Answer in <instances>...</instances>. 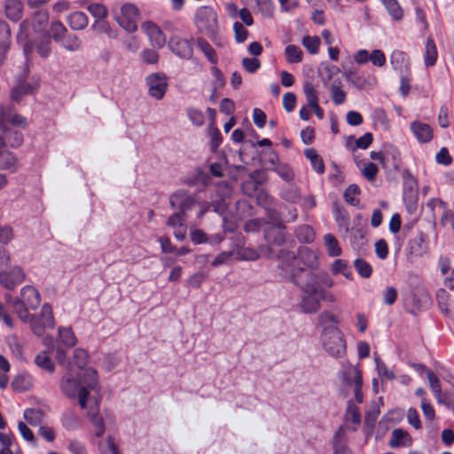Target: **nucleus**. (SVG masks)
Segmentation results:
<instances>
[{"instance_id": "nucleus-1", "label": "nucleus", "mask_w": 454, "mask_h": 454, "mask_svg": "<svg viewBox=\"0 0 454 454\" xmlns=\"http://www.w3.org/2000/svg\"><path fill=\"white\" fill-rule=\"evenodd\" d=\"M73 359L81 371L74 375L69 372L63 378L61 389L63 393L78 401L81 408L88 410V417L93 427L96 437L101 438L114 425V418L108 412L98 413V379L97 372L92 368L82 369L85 365L88 354L82 348L74 351Z\"/></svg>"}, {"instance_id": "nucleus-2", "label": "nucleus", "mask_w": 454, "mask_h": 454, "mask_svg": "<svg viewBox=\"0 0 454 454\" xmlns=\"http://www.w3.org/2000/svg\"><path fill=\"white\" fill-rule=\"evenodd\" d=\"M340 323V317L332 310H324L318 316L322 348L333 357H342L346 354L347 343Z\"/></svg>"}, {"instance_id": "nucleus-3", "label": "nucleus", "mask_w": 454, "mask_h": 454, "mask_svg": "<svg viewBox=\"0 0 454 454\" xmlns=\"http://www.w3.org/2000/svg\"><path fill=\"white\" fill-rule=\"evenodd\" d=\"M322 278L315 273L306 272L299 283L301 290L300 309L307 314L316 313L321 306V301L331 302L335 301L333 294H328L321 286Z\"/></svg>"}, {"instance_id": "nucleus-4", "label": "nucleus", "mask_w": 454, "mask_h": 454, "mask_svg": "<svg viewBox=\"0 0 454 454\" xmlns=\"http://www.w3.org/2000/svg\"><path fill=\"white\" fill-rule=\"evenodd\" d=\"M9 304L16 312L18 317L24 323L31 321L32 315L29 309H35L41 302L39 292L31 286L21 288L20 297L9 299Z\"/></svg>"}, {"instance_id": "nucleus-5", "label": "nucleus", "mask_w": 454, "mask_h": 454, "mask_svg": "<svg viewBox=\"0 0 454 454\" xmlns=\"http://www.w3.org/2000/svg\"><path fill=\"white\" fill-rule=\"evenodd\" d=\"M140 16L139 9L133 4H124L115 12L114 19L116 23L126 32L135 33L137 28V21Z\"/></svg>"}, {"instance_id": "nucleus-6", "label": "nucleus", "mask_w": 454, "mask_h": 454, "mask_svg": "<svg viewBox=\"0 0 454 454\" xmlns=\"http://www.w3.org/2000/svg\"><path fill=\"white\" fill-rule=\"evenodd\" d=\"M195 26L200 33L215 39L218 31L215 12L210 8L200 7L195 14Z\"/></svg>"}, {"instance_id": "nucleus-7", "label": "nucleus", "mask_w": 454, "mask_h": 454, "mask_svg": "<svg viewBox=\"0 0 454 454\" xmlns=\"http://www.w3.org/2000/svg\"><path fill=\"white\" fill-rule=\"evenodd\" d=\"M148 95L160 100L164 98L168 88V77L163 72H153L145 78Z\"/></svg>"}, {"instance_id": "nucleus-8", "label": "nucleus", "mask_w": 454, "mask_h": 454, "mask_svg": "<svg viewBox=\"0 0 454 454\" xmlns=\"http://www.w3.org/2000/svg\"><path fill=\"white\" fill-rule=\"evenodd\" d=\"M169 201L173 207L180 209L183 213L189 211L193 207H198V217L202 216L203 214L207 210V207L205 203L200 202L196 198L183 191L175 192L170 197Z\"/></svg>"}, {"instance_id": "nucleus-9", "label": "nucleus", "mask_w": 454, "mask_h": 454, "mask_svg": "<svg viewBox=\"0 0 454 454\" xmlns=\"http://www.w3.org/2000/svg\"><path fill=\"white\" fill-rule=\"evenodd\" d=\"M56 358L59 364H64L67 354L66 348H73L77 343V338L70 327L61 326L58 329Z\"/></svg>"}, {"instance_id": "nucleus-10", "label": "nucleus", "mask_w": 454, "mask_h": 454, "mask_svg": "<svg viewBox=\"0 0 454 454\" xmlns=\"http://www.w3.org/2000/svg\"><path fill=\"white\" fill-rule=\"evenodd\" d=\"M40 315L41 317L38 319L32 315L31 321L27 323L30 325L33 333L37 336H41L46 328H52L54 325L52 310L50 305H43Z\"/></svg>"}, {"instance_id": "nucleus-11", "label": "nucleus", "mask_w": 454, "mask_h": 454, "mask_svg": "<svg viewBox=\"0 0 454 454\" xmlns=\"http://www.w3.org/2000/svg\"><path fill=\"white\" fill-rule=\"evenodd\" d=\"M25 280V273L21 268L14 266L9 270L0 271V284L8 290L14 289Z\"/></svg>"}, {"instance_id": "nucleus-12", "label": "nucleus", "mask_w": 454, "mask_h": 454, "mask_svg": "<svg viewBox=\"0 0 454 454\" xmlns=\"http://www.w3.org/2000/svg\"><path fill=\"white\" fill-rule=\"evenodd\" d=\"M266 174L262 170H257L250 174L249 178L243 184V191L248 196H262L263 191L261 185L266 181Z\"/></svg>"}, {"instance_id": "nucleus-13", "label": "nucleus", "mask_w": 454, "mask_h": 454, "mask_svg": "<svg viewBox=\"0 0 454 454\" xmlns=\"http://www.w3.org/2000/svg\"><path fill=\"white\" fill-rule=\"evenodd\" d=\"M142 31L148 37L154 48H162L166 43V36L161 29L152 21H145L141 25Z\"/></svg>"}, {"instance_id": "nucleus-14", "label": "nucleus", "mask_w": 454, "mask_h": 454, "mask_svg": "<svg viewBox=\"0 0 454 454\" xmlns=\"http://www.w3.org/2000/svg\"><path fill=\"white\" fill-rule=\"evenodd\" d=\"M374 364L379 379L372 380V389L377 393L379 391V380L381 384H384L386 381L394 380L395 375L394 371L388 368L377 354H374Z\"/></svg>"}, {"instance_id": "nucleus-15", "label": "nucleus", "mask_w": 454, "mask_h": 454, "mask_svg": "<svg viewBox=\"0 0 454 454\" xmlns=\"http://www.w3.org/2000/svg\"><path fill=\"white\" fill-rule=\"evenodd\" d=\"M410 129L415 138L422 144L429 143L434 137L432 127L419 120L413 121L410 124Z\"/></svg>"}, {"instance_id": "nucleus-16", "label": "nucleus", "mask_w": 454, "mask_h": 454, "mask_svg": "<svg viewBox=\"0 0 454 454\" xmlns=\"http://www.w3.org/2000/svg\"><path fill=\"white\" fill-rule=\"evenodd\" d=\"M207 112L211 120L210 123L208 125V129H207V137L209 139V146H210L211 152L215 153L217 148L219 147V145L223 143V137L220 130L216 127H215V122H214V116L215 114V110L208 108L207 110Z\"/></svg>"}, {"instance_id": "nucleus-17", "label": "nucleus", "mask_w": 454, "mask_h": 454, "mask_svg": "<svg viewBox=\"0 0 454 454\" xmlns=\"http://www.w3.org/2000/svg\"><path fill=\"white\" fill-rule=\"evenodd\" d=\"M168 46L171 51L180 58L189 59L192 56V49L186 39L174 36L170 39Z\"/></svg>"}, {"instance_id": "nucleus-18", "label": "nucleus", "mask_w": 454, "mask_h": 454, "mask_svg": "<svg viewBox=\"0 0 454 454\" xmlns=\"http://www.w3.org/2000/svg\"><path fill=\"white\" fill-rule=\"evenodd\" d=\"M346 381L353 387L356 400L362 402V375L360 371L356 367H351L347 372Z\"/></svg>"}, {"instance_id": "nucleus-19", "label": "nucleus", "mask_w": 454, "mask_h": 454, "mask_svg": "<svg viewBox=\"0 0 454 454\" xmlns=\"http://www.w3.org/2000/svg\"><path fill=\"white\" fill-rule=\"evenodd\" d=\"M390 63L393 68L402 74L410 69V61L408 56L402 51L395 50L390 56Z\"/></svg>"}, {"instance_id": "nucleus-20", "label": "nucleus", "mask_w": 454, "mask_h": 454, "mask_svg": "<svg viewBox=\"0 0 454 454\" xmlns=\"http://www.w3.org/2000/svg\"><path fill=\"white\" fill-rule=\"evenodd\" d=\"M212 74L215 80L213 82L210 100L215 103L222 95V92L224 90L225 80L223 74H222L216 67L212 68Z\"/></svg>"}, {"instance_id": "nucleus-21", "label": "nucleus", "mask_w": 454, "mask_h": 454, "mask_svg": "<svg viewBox=\"0 0 454 454\" xmlns=\"http://www.w3.org/2000/svg\"><path fill=\"white\" fill-rule=\"evenodd\" d=\"M35 364L49 373L55 371V364L49 350L40 351L35 357Z\"/></svg>"}, {"instance_id": "nucleus-22", "label": "nucleus", "mask_w": 454, "mask_h": 454, "mask_svg": "<svg viewBox=\"0 0 454 454\" xmlns=\"http://www.w3.org/2000/svg\"><path fill=\"white\" fill-rule=\"evenodd\" d=\"M225 190L226 185L224 184L218 186L215 194L212 197V205L215 207V211L223 215L225 212Z\"/></svg>"}, {"instance_id": "nucleus-23", "label": "nucleus", "mask_w": 454, "mask_h": 454, "mask_svg": "<svg viewBox=\"0 0 454 454\" xmlns=\"http://www.w3.org/2000/svg\"><path fill=\"white\" fill-rule=\"evenodd\" d=\"M11 386L16 392H25L31 387L32 378L27 373H20L14 378Z\"/></svg>"}, {"instance_id": "nucleus-24", "label": "nucleus", "mask_w": 454, "mask_h": 454, "mask_svg": "<svg viewBox=\"0 0 454 454\" xmlns=\"http://www.w3.org/2000/svg\"><path fill=\"white\" fill-rule=\"evenodd\" d=\"M23 4L20 0H7L5 4V13L7 18L18 20L21 18Z\"/></svg>"}, {"instance_id": "nucleus-25", "label": "nucleus", "mask_w": 454, "mask_h": 454, "mask_svg": "<svg viewBox=\"0 0 454 454\" xmlns=\"http://www.w3.org/2000/svg\"><path fill=\"white\" fill-rule=\"evenodd\" d=\"M438 53L436 45L432 38H427L424 52V62L426 67H432L437 60Z\"/></svg>"}, {"instance_id": "nucleus-26", "label": "nucleus", "mask_w": 454, "mask_h": 454, "mask_svg": "<svg viewBox=\"0 0 454 454\" xmlns=\"http://www.w3.org/2000/svg\"><path fill=\"white\" fill-rule=\"evenodd\" d=\"M388 15L395 20H401L403 16V9L397 0H380Z\"/></svg>"}, {"instance_id": "nucleus-27", "label": "nucleus", "mask_w": 454, "mask_h": 454, "mask_svg": "<svg viewBox=\"0 0 454 454\" xmlns=\"http://www.w3.org/2000/svg\"><path fill=\"white\" fill-rule=\"evenodd\" d=\"M68 23L73 29L80 30L88 26L89 20L85 13L74 12L69 15Z\"/></svg>"}, {"instance_id": "nucleus-28", "label": "nucleus", "mask_w": 454, "mask_h": 454, "mask_svg": "<svg viewBox=\"0 0 454 454\" xmlns=\"http://www.w3.org/2000/svg\"><path fill=\"white\" fill-rule=\"evenodd\" d=\"M426 375L434 397L437 399L438 403H443L444 397L441 390L439 379L430 371H427Z\"/></svg>"}, {"instance_id": "nucleus-29", "label": "nucleus", "mask_w": 454, "mask_h": 454, "mask_svg": "<svg viewBox=\"0 0 454 454\" xmlns=\"http://www.w3.org/2000/svg\"><path fill=\"white\" fill-rule=\"evenodd\" d=\"M390 443L393 447H406L411 444V438L407 432L402 429H396L392 433V440Z\"/></svg>"}, {"instance_id": "nucleus-30", "label": "nucleus", "mask_w": 454, "mask_h": 454, "mask_svg": "<svg viewBox=\"0 0 454 454\" xmlns=\"http://www.w3.org/2000/svg\"><path fill=\"white\" fill-rule=\"evenodd\" d=\"M229 14H231L233 19H239L247 26H251L254 22L250 12L246 8L238 10L236 6H231L229 4Z\"/></svg>"}, {"instance_id": "nucleus-31", "label": "nucleus", "mask_w": 454, "mask_h": 454, "mask_svg": "<svg viewBox=\"0 0 454 454\" xmlns=\"http://www.w3.org/2000/svg\"><path fill=\"white\" fill-rule=\"evenodd\" d=\"M304 154L309 160L310 164L315 171L317 173L324 172L325 166L323 160L314 149H306L304 151Z\"/></svg>"}, {"instance_id": "nucleus-32", "label": "nucleus", "mask_w": 454, "mask_h": 454, "mask_svg": "<svg viewBox=\"0 0 454 454\" xmlns=\"http://www.w3.org/2000/svg\"><path fill=\"white\" fill-rule=\"evenodd\" d=\"M91 28L98 33L106 34L109 37L116 38L117 33L115 30L112 28L110 24L106 21V19L103 20H95Z\"/></svg>"}, {"instance_id": "nucleus-33", "label": "nucleus", "mask_w": 454, "mask_h": 454, "mask_svg": "<svg viewBox=\"0 0 454 454\" xmlns=\"http://www.w3.org/2000/svg\"><path fill=\"white\" fill-rule=\"evenodd\" d=\"M437 301L441 309L446 313L454 311V304L450 301V294L443 289L437 292Z\"/></svg>"}, {"instance_id": "nucleus-34", "label": "nucleus", "mask_w": 454, "mask_h": 454, "mask_svg": "<svg viewBox=\"0 0 454 454\" xmlns=\"http://www.w3.org/2000/svg\"><path fill=\"white\" fill-rule=\"evenodd\" d=\"M332 272L334 275L341 274L348 279L352 278V271L348 263L340 259L335 260L332 264Z\"/></svg>"}, {"instance_id": "nucleus-35", "label": "nucleus", "mask_w": 454, "mask_h": 454, "mask_svg": "<svg viewBox=\"0 0 454 454\" xmlns=\"http://www.w3.org/2000/svg\"><path fill=\"white\" fill-rule=\"evenodd\" d=\"M302 51L296 45L289 44L285 49V57L289 63H299L302 60Z\"/></svg>"}, {"instance_id": "nucleus-36", "label": "nucleus", "mask_w": 454, "mask_h": 454, "mask_svg": "<svg viewBox=\"0 0 454 454\" xmlns=\"http://www.w3.org/2000/svg\"><path fill=\"white\" fill-rule=\"evenodd\" d=\"M303 93L305 95L308 106L318 102L317 86L309 81H306L303 85Z\"/></svg>"}, {"instance_id": "nucleus-37", "label": "nucleus", "mask_w": 454, "mask_h": 454, "mask_svg": "<svg viewBox=\"0 0 454 454\" xmlns=\"http://www.w3.org/2000/svg\"><path fill=\"white\" fill-rule=\"evenodd\" d=\"M24 419L31 426H38L43 419V412L37 409H27L23 413Z\"/></svg>"}, {"instance_id": "nucleus-38", "label": "nucleus", "mask_w": 454, "mask_h": 454, "mask_svg": "<svg viewBox=\"0 0 454 454\" xmlns=\"http://www.w3.org/2000/svg\"><path fill=\"white\" fill-rule=\"evenodd\" d=\"M187 117L190 121L198 127H201L205 124V114L198 108L191 107L187 109Z\"/></svg>"}, {"instance_id": "nucleus-39", "label": "nucleus", "mask_w": 454, "mask_h": 454, "mask_svg": "<svg viewBox=\"0 0 454 454\" xmlns=\"http://www.w3.org/2000/svg\"><path fill=\"white\" fill-rule=\"evenodd\" d=\"M48 21V14L45 12H38L32 20V27L35 32L44 31Z\"/></svg>"}, {"instance_id": "nucleus-40", "label": "nucleus", "mask_w": 454, "mask_h": 454, "mask_svg": "<svg viewBox=\"0 0 454 454\" xmlns=\"http://www.w3.org/2000/svg\"><path fill=\"white\" fill-rule=\"evenodd\" d=\"M324 239L326 250L331 256H338L340 254L341 249L337 239L333 235L327 234L325 236Z\"/></svg>"}, {"instance_id": "nucleus-41", "label": "nucleus", "mask_w": 454, "mask_h": 454, "mask_svg": "<svg viewBox=\"0 0 454 454\" xmlns=\"http://www.w3.org/2000/svg\"><path fill=\"white\" fill-rule=\"evenodd\" d=\"M59 42L68 51H76L81 48V42L74 35H68L63 37Z\"/></svg>"}, {"instance_id": "nucleus-42", "label": "nucleus", "mask_w": 454, "mask_h": 454, "mask_svg": "<svg viewBox=\"0 0 454 454\" xmlns=\"http://www.w3.org/2000/svg\"><path fill=\"white\" fill-rule=\"evenodd\" d=\"M10 40V28L9 26L4 22L0 21V52H4L9 46Z\"/></svg>"}, {"instance_id": "nucleus-43", "label": "nucleus", "mask_w": 454, "mask_h": 454, "mask_svg": "<svg viewBox=\"0 0 454 454\" xmlns=\"http://www.w3.org/2000/svg\"><path fill=\"white\" fill-rule=\"evenodd\" d=\"M427 250L428 247L425 236L420 235L413 240L411 245L412 253L421 256L425 254L427 252Z\"/></svg>"}, {"instance_id": "nucleus-44", "label": "nucleus", "mask_w": 454, "mask_h": 454, "mask_svg": "<svg viewBox=\"0 0 454 454\" xmlns=\"http://www.w3.org/2000/svg\"><path fill=\"white\" fill-rule=\"evenodd\" d=\"M302 44L309 53L316 54L319 50L320 39L317 36L306 35L302 39Z\"/></svg>"}, {"instance_id": "nucleus-45", "label": "nucleus", "mask_w": 454, "mask_h": 454, "mask_svg": "<svg viewBox=\"0 0 454 454\" xmlns=\"http://www.w3.org/2000/svg\"><path fill=\"white\" fill-rule=\"evenodd\" d=\"M67 32L66 27L60 22L54 21L51 23L50 30L47 32L49 36H51L56 42H59L64 34Z\"/></svg>"}, {"instance_id": "nucleus-46", "label": "nucleus", "mask_w": 454, "mask_h": 454, "mask_svg": "<svg viewBox=\"0 0 454 454\" xmlns=\"http://www.w3.org/2000/svg\"><path fill=\"white\" fill-rule=\"evenodd\" d=\"M87 10L96 20L106 19L108 15L106 7L100 4H91Z\"/></svg>"}, {"instance_id": "nucleus-47", "label": "nucleus", "mask_w": 454, "mask_h": 454, "mask_svg": "<svg viewBox=\"0 0 454 454\" xmlns=\"http://www.w3.org/2000/svg\"><path fill=\"white\" fill-rule=\"evenodd\" d=\"M101 454H119L114 440L108 436L99 443Z\"/></svg>"}, {"instance_id": "nucleus-48", "label": "nucleus", "mask_w": 454, "mask_h": 454, "mask_svg": "<svg viewBox=\"0 0 454 454\" xmlns=\"http://www.w3.org/2000/svg\"><path fill=\"white\" fill-rule=\"evenodd\" d=\"M369 61L372 63L375 67H382L386 64V56L381 50H373L370 51Z\"/></svg>"}, {"instance_id": "nucleus-49", "label": "nucleus", "mask_w": 454, "mask_h": 454, "mask_svg": "<svg viewBox=\"0 0 454 454\" xmlns=\"http://www.w3.org/2000/svg\"><path fill=\"white\" fill-rule=\"evenodd\" d=\"M197 44L201 51L205 54V56L208 59V60L212 63H215L216 57L211 46L205 40L200 38L197 40Z\"/></svg>"}, {"instance_id": "nucleus-50", "label": "nucleus", "mask_w": 454, "mask_h": 454, "mask_svg": "<svg viewBox=\"0 0 454 454\" xmlns=\"http://www.w3.org/2000/svg\"><path fill=\"white\" fill-rule=\"evenodd\" d=\"M355 268L358 274L363 278H369L372 274L371 265L362 259L355 261Z\"/></svg>"}, {"instance_id": "nucleus-51", "label": "nucleus", "mask_w": 454, "mask_h": 454, "mask_svg": "<svg viewBox=\"0 0 454 454\" xmlns=\"http://www.w3.org/2000/svg\"><path fill=\"white\" fill-rule=\"evenodd\" d=\"M141 59L150 65H155L159 61V54L152 49H145L140 53Z\"/></svg>"}, {"instance_id": "nucleus-52", "label": "nucleus", "mask_w": 454, "mask_h": 454, "mask_svg": "<svg viewBox=\"0 0 454 454\" xmlns=\"http://www.w3.org/2000/svg\"><path fill=\"white\" fill-rule=\"evenodd\" d=\"M233 33L235 41L239 43L246 41L247 37V30L239 21H235L233 24Z\"/></svg>"}, {"instance_id": "nucleus-53", "label": "nucleus", "mask_w": 454, "mask_h": 454, "mask_svg": "<svg viewBox=\"0 0 454 454\" xmlns=\"http://www.w3.org/2000/svg\"><path fill=\"white\" fill-rule=\"evenodd\" d=\"M18 429L22 438L34 445L35 444V437L34 433L27 427L23 421L18 423Z\"/></svg>"}, {"instance_id": "nucleus-54", "label": "nucleus", "mask_w": 454, "mask_h": 454, "mask_svg": "<svg viewBox=\"0 0 454 454\" xmlns=\"http://www.w3.org/2000/svg\"><path fill=\"white\" fill-rule=\"evenodd\" d=\"M296 106V96L293 92H286L283 96V107L286 112H292Z\"/></svg>"}, {"instance_id": "nucleus-55", "label": "nucleus", "mask_w": 454, "mask_h": 454, "mask_svg": "<svg viewBox=\"0 0 454 454\" xmlns=\"http://www.w3.org/2000/svg\"><path fill=\"white\" fill-rule=\"evenodd\" d=\"M420 407H421L424 417L427 419L432 421L435 417V413H434V410L433 406L430 404V403L426 398H423L420 402Z\"/></svg>"}, {"instance_id": "nucleus-56", "label": "nucleus", "mask_w": 454, "mask_h": 454, "mask_svg": "<svg viewBox=\"0 0 454 454\" xmlns=\"http://www.w3.org/2000/svg\"><path fill=\"white\" fill-rule=\"evenodd\" d=\"M125 49L132 53L137 52L141 47V41L137 36H129L125 40Z\"/></svg>"}, {"instance_id": "nucleus-57", "label": "nucleus", "mask_w": 454, "mask_h": 454, "mask_svg": "<svg viewBox=\"0 0 454 454\" xmlns=\"http://www.w3.org/2000/svg\"><path fill=\"white\" fill-rule=\"evenodd\" d=\"M358 192H359V189L356 185H355V184L349 185L344 193V197H345L347 202H348L352 205H356L358 201H357L356 196L357 195Z\"/></svg>"}, {"instance_id": "nucleus-58", "label": "nucleus", "mask_w": 454, "mask_h": 454, "mask_svg": "<svg viewBox=\"0 0 454 454\" xmlns=\"http://www.w3.org/2000/svg\"><path fill=\"white\" fill-rule=\"evenodd\" d=\"M261 12L266 17H271L273 14L272 0H256Z\"/></svg>"}, {"instance_id": "nucleus-59", "label": "nucleus", "mask_w": 454, "mask_h": 454, "mask_svg": "<svg viewBox=\"0 0 454 454\" xmlns=\"http://www.w3.org/2000/svg\"><path fill=\"white\" fill-rule=\"evenodd\" d=\"M253 121L259 128H263L266 123V114L259 108H254L253 111Z\"/></svg>"}, {"instance_id": "nucleus-60", "label": "nucleus", "mask_w": 454, "mask_h": 454, "mask_svg": "<svg viewBox=\"0 0 454 454\" xmlns=\"http://www.w3.org/2000/svg\"><path fill=\"white\" fill-rule=\"evenodd\" d=\"M242 66L247 72L254 73L260 67V62L256 59L244 58Z\"/></svg>"}, {"instance_id": "nucleus-61", "label": "nucleus", "mask_w": 454, "mask_h": 454, "mask_svg": "<svg viewBox=\"0 0 454 454\" xmlns=\"http://www.w3.org/2000/svg\"><path fill=\"white\" fill-rule=\"evenodd\" d=\"M237 257L244 260H256L259 254L256 251L251 248H243L237 253Z\"/></svg>"}, {"instance_id": "nucleus-62", "label": "nucleus", "mask_w": 454, "mask_h": 454, "mask_svg": "<svg viewBox=\"0 0 454 454\" xmlns=\"http://www.w3.org/2000/svg\"><path fill=\"white\" fill-rule=\"evenodd\" d=\"M436 161L439 164L448 166L451 163V157L446 148H442L436 154Z\"/></svg>"}, {"instance_id": "nucleus-63", "label": "nucleus", "mask_w": 454, "mask_h": 454, "mask_svg": "<svg viewBox=\"0 0 454 454\" xmlns=\"http://www.w3.org/2000/svg\"><path fill=\"white\" fill-rule=\"evenodd\" d=\"M407 419L408 422L413 426L416 429H419L421 427L420 420L419 418L418 411L413 409L410 408L407 412Z\"/></svg>"}, {"instance_id": "nucleus-64", "label": "nucleus", "mask_w": 454, "mask_h": 454, "mask_svg": "<svg viewBox=\"0 0 454 454\" xmlns=\"http://www.w3.org/2000/svg\"><path fill=\"white\" fill-rule=\"evenodd\" d=\"M362 172L367 179L372 180L378 172V168L373 163H366L362 168Z\"/></svg>"}]
</instances>
